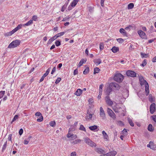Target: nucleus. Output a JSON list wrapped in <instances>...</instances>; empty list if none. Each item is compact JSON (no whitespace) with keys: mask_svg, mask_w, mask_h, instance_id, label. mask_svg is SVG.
<instances>
[{"mask_svg":"<svg viewBox=\"0 0 156 156\" xmlns=\"http://www.w3.org/2000/svg\"><path fill=\"white\" fill-rule=\"evenodd\" d=\"M89 68L88 67H87L83 71V73L84 74H86L89 73Z\"/></svg>","mask_w":156,"mask_h":156,"instance_id":"obj_33","label":"nucleus"},{"mask_svg":"<svg viewBox=\"0 0 156 156\" xmlns=\"http://www.w3.org/2000/svg\"><path fill=\"white\" fill-rule=\"evenodd\" d=\"M138 33L142 39H146L147 37L145 33L143 32L142 30H140L138 32Z\"/></svg>","mask_w":156,"mask_h":156,"instance_id":"obj_13","label":"nucleus"},{"mask_svg":"<svg viewBox=\"0 0 156 156\" xmlns=\"http://www.w3.org/2000/svg\"><path fill=\"white\" fill-rule=\"evenodd\" d=\"M104 48V44L102 43H100V49L101 51Z\"/></svg>","mask_w":156,"mask_h":156,"instance_id":"obj_45","label":"nucleus"},{"mask_svg":"<svg viewBox=\"0 0 156 156\" xmlns=\"http://www.w3.org/2000/svg\"><path fill=\"white\" fill-rule=\"evenodd\" d=\"M33 23L32 20H30L27 23H25L24 25V26H28L30 25V24H31Z\"/></svg>","mask_w":156,"mask_h":156,"instance_id":"obj_40","label":"nucleus"},{"mask_svg":"<svg viewBox=\"0 0 156 156\" xmlns=\"http://www.w3.org/2000/svg\"><path fill=\"white\" fill-rule=\"evenodd\" d=\"M79 129L83 131L86 132L85 128L82 125H80L79 128Z\"/></svg>","mask_w":156,"mask_h":156,"instance_id":"obj_36","label":"nucleus"},{"mask_svg":"<svg viewBox=\"0 0 156 156\" xmlns=\"http://www.w3.org/2000/svg\"><path fill=\"white\" fill-rule=\"evenodd\" d=\"M29 142V140H25L24 141V144H27Z\"/></svg>","mask_w":156,"mask_h":156,"instance_id":"obj_62","label":"nucleus"},{"mask_svg":"<svg viewBox=\"0 0 156 156\" xmlns=\"http://www.w3.org/2000/svg\"><path fill=\"white\" fill-rule=\"evenodd\" d=\"M7 141H6L5 143L4 144L2 148V152H3L4 150H5L6 146H7Z\"/></svg>","mask_w":156,"mask_h":156,"instance_id":"obj_38","label":"nucleus"},{"mask_svg":"<svg viewBox=\"0 0 156 156\" xmlns=\"http://www.w3.org/2000/svg\"><path fill=\"white\" fill-rule=\"evenodd\" d=\"M22 26L23 25L22 24L19 25L16 27L15 29H14L11 31L5 33L4 34V35L5 36H10L12 35L19 29H21L22 28Z\"/></svg>","mask_w":156,"mask_h":156,"instance_id":"obj_2","label":"nucleus"},{"mask_svg":"<svg viewBox=\"0 0 156 156\" xmlns=\"http://www.w3.org/2000/svg\"><path fill=\"white\" fill-rule=\"evenodd\" d=\"M95 151L100 154H104L105 151L102 149L100 148H96L95 149Z\"/></svg>","mask_w":156,"mask_h":156,"instance_id":"obj_19","label":"nucleus"},{"mask_svg":"<svg viewBox=\"0 0 156 156\" xmlns=\"http://www.w3.org/2000/svg\"><path fill=\"white\" fill-rule=\"evenodd\" d=\"M85 142L88 145L92 147H95L96 146V144L95 143L91 141L88 137L84 138Z\"/></svg>","mask_w":156,"mask_h":156,"instance_id":"obj_5","label":"nucleus"},{"mask_svg":"<svg viewBox=\"0 0 156 156\" xmlns=\"http://www.w3.org/2000/svg\"><path fill=\"white\" fill-rule=\"evenodd\" d=\"M49 125L51 126H54L55 125V121H51L50 122Z\"/></svg>","mask_w":156,"mask_h":156,"instance_id":"obj_46","label":"nucleus"},{"mask_svg":"<svg viewBox=\"0 0 156 156\" xmlns=\"http://www.w3.org/2000/svg\"><path fill=\"white\" fill-rule=\"evenodd\" d=\"M85 142L88 145L92 147H95L96 146V144L95 143L91 141L88 137L84 138Z\"/></svg>","mask_w":156,"mask_h":156,"instance_id":"obj_6","label":"nucleus"},{"mask_svg":"<svg viewBox=\"0 0 156 156\" xmlns=\"http://www.w3.org/2000/svg\"><path fill=\"white\" fill-rule=\"evenodd\" d=\"M79 1V0H73V2L71 3V6L72 7L75 6Z\"/></svg>","mask_w":156,"mask_h":156,"instance_id":"obj_25","label":"nucleus"},{"mask_svg":"<svg viewBox=\"0 0 156 156\" xmlns=\"http://www.w3.org/2000/svg\"><path fill=\"white\" fill-rule=\"evenodd\" d=\"M151 117L152 119L154 122H156V115H152Z\"/></svg>","mask_w":156,"mask_h":156,"instance_id":"obj_52","label":"nucleus"},{"mask_svg":"<svg viewBox=\"0 0 156 156\" xmlns=\"http://www.w3.org/2000/svg\"><path fill=\"white\" fill-rule=\"evenodd\" d=\"M118 123L119 124L120 126H122L124 125L122 121H119L118 122Z\"/></svg>","mask_w":156,"mask_h":156,"instance_id":"obj_58","label":"nucleus"},{"mask_svg":"<svg viewBox=\"0 0 156 156\" xmlns=\"http://www.w3.org/2000/svg\"><path fill=\"white\" fill-rule=\"evenodd\" d=\"M140 54H141V56L142 58H144V57L147 58V54H145L144 53H143V52H141L140 53Z\"/></svg>","mask_w":156,"mask_h":156,"instance_id":"obj_48","label":"nucleus"},{"mask_svg":"<svg viewBox=\"0 0 156 156\" xmlns=\"http://www.w3.org/2000/svg\"><path fill=\"white\" fill-rule=\"evenodd\" d=\"M147 64V60L144 59L142 62L141 66L143 67L144 66Z\"/></svg>","mask_w":156,"mask_h":156,"instance_id":"obj_42","label":"nucleus"},{"mask_svg":"<svg viewBox=\"0 0 156 156\" xmlns=\"http://www.w3.org/2000/svg\"><path fill=\"white\" fill-rule=\"evenodd\" d=\"M64 34H65V32H61L60 33H58V34L55 35L56 36H57V38H58L59 37L62 36Z\"/></svg>","mask_w":156,"mask_h":156,"instance_id":"obj_39","label":"nucleus"},{"mask_svg":"<svg viewBox=\"0 0 156 156\" xmlns=\"http://www.w3.org/2000/svg\"><path fill=\"white\" fill-rule=\"evenodd\" d=\"M57 38V36H56L55 35L53 37L51 38L49 40L48 43V44H51L53 41L54 40H55Z\"/></svg>","mask_w":156,"mask_h":156,"instance_id":"obj_22","label":"nucleus"},{"mask_svg":"<svg viewBox=\"0 0 156 156\" xmlns=\"http://www.w3.org/2000/svg\"><path fill=\"white\" fill-rule=\"evenodd\" d=\"M81 141V140L80 139H77L76 140H75L71 141V143L72 145H73L75 144H76L78 143H79Z\"/></svg>","mask_w":156,"mask_h":156,"instance_id":"obj_23","label":"nucleus"},{"mask_svg":"<svg viewBox=\"0 0 156 156\" xmlns=\"http://www.w3.org/2000/svg\"><path fill=\"white\" fill-rule=\"evenodd\" d=\"M23 132V130L22 129H20L19 131V135L21 136L22 135Z\"/></svg>","mask_w":156,"mask_h":156,"instance_id":"obj_57","label":"nucleus"},{"mask_svg":"<svg viewBox=\"0 0 156 156\" xmlns=\"http://www.w3.org/2000/svg\"><path fill=\"white\" fill-rule=\"evenodd\" d=\"M36 116H40L39 118L37 119V121L38 122H41L43 120V117L41 113L40 112H37L35 114Z\"/></svg>","mask_w":156,"mask_h":156,"instance_id":"obj_14","label":"nucleus"},{"mask_svg":"<svg viewBox=\"0 0 156 156\" xmlns=\"http://www.w3.org/2000/svg\"><path fill=\"white\" fill-rule=\"evenodd\" d=\"M122 133L124 135H126L127 131L125 129H124L122 131Z\"/></svg>","mask_w":156,"mask_h":156,"instance_id":"obj_59","label":"nucleus"},{"mask_svg":"<svg viewBox=\"0 0 156 156\" xmlns=\"http://www.w3.org/2000/svg\"><path fill=\"white\" fill-rule=\"evenodd\" d=\"M119 32L121 33L124 36H127V34L126 31L123 28H121L120 29Z\"/></svg>","mask_w":156,"mask_h":156,"instance_id":"obj_28","label":"nucleus"},{"mask_svg":"<svg viewBox=\"0 0 156 156\" xmlns=\"http://www.w3.org/2000/svg\"><path fill=\"white\" fill-rule=\"evenodd\" d=\"M94 62L98 65L100 64L101 62V60L100 58L96 59L94 60Z\"/></svg>","mask_w":156,"mask_h":156,"instance_id":"obj_24","label":"nucleus"},{"mask_svg":"<svg viewBox=\"0 0 156 156\" xmlns=\"http://www.w3.org/2000/svg\"><path fill=\"white\" fill-rule=\"evenodd\" d=\"M112 91V87H110V85H109V87L107 88L105 93L106 94L107 96H108L111 93V92Z\"/></svg>","mask_w":156,"mask_h":156,"instance_id":"obj_20","label":"nucleus"},{"mask_svg":"<svg viewBox=\"0 0 156 156\" xmlns=\"http://www.w3.org/2000/svg\"><path fill=\"white\" fill-rule=\"evenodd\" d=\"M12 136V135L11 134H10L9 135V137L8 138V139L9 140L11 141V140H11Z\"/></svg>","mask_w":156,"mask_h":156,"instance_id":"obj_64","label":"nucleus"},{"mask_svg":"<svg viewBox=\"0 0 156 156\" xmlns=\"http://www.w3.org/2000/svg\"><path fill=\"white\" fill-rule=\"evenodd\" d=\"M76 153L75 151H74L72 152L71 154V156H76Z\"/></svg>","mask_w":156,"mask_h":156,"instance_id":"obj_60","label":"nucleus"},{"mask_svg":"<svg viewBox=\"0 0 156 156\" xmlns=\"http://www.w3.org/2000/svg\"><path fill=\"white\" fill-rule=\"evenodd\" d=\"M5 93V91H1L0 92V99L2 98Z\"/></svg>","mask_w":156,"mask_h":156,"instance_id":"obj_43","label":"nucleus"},{"mask_svg":"<svg viewBox=\"0 0 156 156\" xmlns=\"http://www.w3.org/2000/svg\"><path fill=\"white\" fill-rule=\"evenodd\" d=\"M122 94L123 97H127L129 95L128 91L126 89H124L122 90Z\"/></svg>","mask_w":156,"mask_h":156,"instance_id":"obj_17","label":"nucleus"},{"mask_svg":"<svg viewBox=\"0 0 156 156\" xmlns=\"http://www.w3.org/2000/svg\"><path fill=\"white\" fill-rule=\"evenodd\" d=\"M150 112L151 114H153L155 111H156V105L154 103H152L150 106Z\"/></svg>","mask_w":156,"mask_h":156,"instance_id":"obj_10","label":"nucleus"},{"mask_svg":"<svg viewBox=\"0 0 156 156\" xmlns=\"http://www.w3.org/2000/svg\"><path fill=\"white\" fill-rule=\"evenodd\" d=\"M105 99L106 103L108 105L111 106L112 105L113 102L110 98L109 97V96H106L105 98Z\"/></svg>","mask_w":156,"mask_h":156,"instance_id":"obj_12","label":"nucleus"},{"mask_svg":"<svg viewBox=\"0 0 156 156\" xmlns=\"http://www.w3.org/2000/svg\"><path fill=\"white\" fill-rule=\"evenodd\" d=\"M112 51L114 53H116L119 50V48L118 47L114 46L111 49Z\"/></svg>","mask_w":156,"mask_h":156,"instance_id":"obj_26","label":"nucleus"},{"mask_svg":"<svg viewBox=\"0 0 156 156\" xmlns=\"http://www.w3.org/2000/svg\"><path fill=\"white\" fill-rule=\"evenodd\" d=\"M148 130L150 132H152L153 131L154 129L152 128V126L151 124H150L149 125L148 127Z\"/></svg>","mask_w":156,"mask_h":156,"instance_id":"obj_32","label":"nucleus"},{"mask_svg":"<svg viewBox=\"0 0 156 156\" xmlns=\"http://www.w3.org/2000/svg\"><path fill=\"white\" fill-rule=\"evenodd\" d=\"M148 100L151 103L154 102V100L153 99L151 94H150L149 95Z\"/></svg>","mask_w":156,"mask_h":156,"instance_id":"obj_29","label":"nucleus"},{"mask_svg":"<svg viewBox=\"0 0 156 156\" xmlns=\"http://www.w3.org/2000/svg\"><path fill=\"white\" fill-rule=\"evenodd\" d=\"M109 85H110V87H112V89L115 88L118 90L120 88L119 85L115 83H112Z\"/></svg>","mask_w":156,"mask_h":156,"instance_id":"obj_11","label":"nucleus"},{"mask_svg":"<svg viewBox=\"0 0 156 156\" xmlns=\"http://www.w3.org/2000/svg\"><path fill=\"white\" fill-rule=\"evenodd\" d=\"M102 133L103 134V136L104 137V138L105 139H106L107 140L108 138V136L107 134L106 133V132L104 131H103L102 132Z\"/></svg>","mask_w":156,"mask_h":156,"instance_id":"obj_30","label":"nucleus"},{"mask_svg":"<svg viewBox=\"0 0 156 156\" xmlns=\"http://www.w3.org/2000/svg\"><path fill=\"white\" fill-rule=\"evenodd\" d=\"M104 87V84H101L99 86V93H102V88Z\"/></svg>","mask_w":156,"mask_h":156,"instance_id":"obj_37","label":"nucleus"},{"mask_svg":"<svg viewBox=\"0 0 156 156\" xmlns=\"http://www.w3.org/2000/svg\"><path fill=\"white\" fill-rule=\"evenodd\" d=\"M139 80L140 82V84L141 85H144L145 83V94L147 96V95H148L149 94V85L148 84V83L147 82V81L145 80H144V79L143 78H140Z\"/></svg>","mask_w":156,"mask_h":156,"instance_id":"obj_1","label":"nucleus"},{"mask_svg":"<svg viewBox=\"0 0 156 156\" xmlns=\"http://www.w3.org/2000/svg\"><path fill=\"white\" fill-rule=\"evenodd\" d=\"M78 73V71L77 69H75L73 72V75H75L76 74H77Z\"/></svg>","mask_w":156,"mask_h":156,"instance_id":"obj_56","label":"nucleus"},{"mask_svg":"<svg viewBox=\"0 0 156 156\" xmlns=\"http://www.w3.org/2000/svg\"><path fill=\"white\" fill-rule=\"evenodd\" d=\"M126 74L127 76L133 77H136V73L135 72L130 70H128Z\"/></svg>","mask_w":156,"mask_h":156,"instance_id":"obj_9","label":"nucleus"},{"mask_svg":"<svg viewBox=\"0 0 156 156\" xmlns=\"http://www.w3.org/2000/svg\"><path fill=\"white\" fill-rule=\"evenodd\" d=\"M89 129L92 131H94L98 129V126L96 125L91 126L89 127Z\"/></svg>","mask_w":156,"mask_h":156,"instance_id":"obj_27","label":"nucleus"},{"mask_svg":"<svg viewBox=\"0 0 156 156\" xmlns=\"http://www.w3.org/2000/svg\"><path fill=\"white\" fill-rule=\"evenodd\" d=\"M37 16H36V15L32 17V20H33L34 21H36L37 20Z\"/></svg>","mask_w":156,"mask_h":156,"instance_id":"obj_55","label":"nucleus"},{"mask_svg":"<svg viewBox=\"0 0 156 156\" xmlns=\"http://www.w3.org/2000/svg\"><path fill=\"white\" fill-rule=\"evenodd\" d=\"M20 41L18 40H16L12 42L9 45V48H13L18 46L20 43Z\"/></svg>","mask_w":156,"mask_h":156,"instance_id":"obj_4","label":"nucleus"},{"mask_svg":"<svg viewBox=\"0 0 156 156\" xmlns=\"http://www.w3.org/2000/svg\"><path fill=\"white\" fill-rule=\"evenodd\" d=\"M100 71V69L96 67L94 69V74H95L96 73H98Z\"/></svg>","mask_w":156,"mask_h":156,"instance_id":"obj_31","label":"nucleus"},{"mask_svg":"<svg viewBox=\"0 0 156 156\" xmlns=\"http://www.w3.org/2000/svg\"><path fill=\"white\" fill-rule=\"evenodd\" d=\"M56 67H55L53 68V69L52 71H51V73L52 74H53V73H54L55 72V70H56Z\"/></svg>","mask_w":156,"mask_h":156,"instance_id":"obj_61","label":"nucleus"},{"mask_svg":"<svg viewBox=\"0 0 156 156\" xmlns=\"http://www.w3.org/2000/svg\"><path fill=\"white\" fill-rule=\"evenodd\" d=\"M77 138V136L76 135L72 134V136L71 137V140H73V139H75Z\"/></svg>","mask_w":156,"mask_h":156,"instance_id":"obj_51","label":"nucleus"},{"mask_svg":"<svg viewBox=\"0 0 156 156\" xmlns=\"http://www.w3.org/2000/svg\"><path fill=\"white\" fill-rule=\"evenodd\" d=\"M61 78L59 77L56 80V81L55 82V83L56 84L58 83L59 82H60V81H61Z\"/></svg>","mask_w":156,"mask_h":156,"instance_id":"obj_54","label":"nucleus"},{"mask_svg":"<svg viewBox=\"0 0 156 156\" xmlns=\"http://www.w3.org/2000/svg\"><path fill=\"white\" fill-rule=\"evenodd\" d=\"M107 112L109 115L113 119H116L115 114L111 109L108 108L107 109Z\"/></svg>","mask_w":156,"mask_h":156,"instance_id":"obj_8","label":"nucleus"},{"mask_svg":"<svg viewBox=\"0 0 156 156\" xmlns=\"http://www.w3.org/2000/svg\"><path fill=\"white\" fill-rule=\"evenodd\" d=\"M117 154V152L115 151H113L106 154H104L103 156H115Z\"/></svg>","mask_w":156,"mask_h":156,"instance_id":"obj_15","label":"nucleus"},{"mask_svg":"<svg viewBox=\"0 0 156 156\" xmlns=\"http://www.w3.org/2000/svg\"><path fill=\"white\" fill-rule=\"evenodd\" d=\"M84 59H82L80 60V62H79V63L78 64V66L79 67H80L82 66V65L84 63Z\"/></svg>","mask_w":156,"mask_h":156,"instance_id":"obj_41","label":"nucleus"},{"mask_svg":"<svg viewBox=\"0 0 156 156\" xmlns=\"http://www.w3.org/2000/svg\"><path fill=\"white\" fill-rule=\"evenodd\" d=\"M70 129H69V133L67 135V137L68 138H69V137H71L72 136V134H71V133H69V132H70Z\"/></svg>","mask_w":156,"mask_h":156,"instance_id":"obj_53","label":"nucleus"},{"mask_svg":"<svg viewBox=\"0 0 156 156\" xmlns=\"http://www.w3.org/2000/svg\"><path fill=\"white\" fill-rule=\"evenodd\" d=\"M18 115H15L14 118H13V119H12V120L11 122V123H12V122L14 121H15L17 119H18Z\"/></svg>","mask_w":156,"mask_h":156,"instance_id":"obj_44","label":"nucleus"},{"mask_svg":"<svg viewBox=\"0 0 156 156\" xmlns=\"http://www.w3.org/2000/svg\"><path fill=\"white\" fill-rule=\"evenodd\" d=\"M85 142L88 145L92 147H95L96 146V144L95 143L91 141L88 137L84 138Z\"/></svg>","mask_w":156,"mask_h":156,"instance_id":"obj_7","label":"nucleus"},{"mask_svg":"<svg viewBox=\"0 0 156 156\" xmlns=\"http://www.w3.org/2000/svg\"><path fill=\"white\" fill-rule=\"evenodd\" d=\"M70 18V17L69 16H67L66 17L64 18L62 20V21H67Z\"/></svg>","mask_w":156,"mask_h":156,"instance_id":"obj_50","label":"nucleus"},{"mask_svg":"<svg viewBox=\"0 0 156 156\" xmlns=\"http://www.w3.org/2000/svg\"><path fill=\"white\" fill-rule=\"evenodd\" d=\"M154 29V27L152 26H151L150 29V31L151 33H152L154 32L153 29Z\"/></svg>","mask_w":156,"mask_h":156,"instance_id":"obj_63","label":"nucleus"},{"mask_svg":"<svg viewBox=\"0 0 156 156\" xmlns=\"http://www.w3.org/2000/svg\"><path fill=\"white\" fill-rule=\"evenodd\" d=\"M117 41L119 42V43H123L124 41L121 38H119L117 39Z\"/></svg>","mask_w":156,"mask_h":156,"instance_id":"obj_47","label":"nucleus"},{"mask_svg":"<svg viewBox=\"0 0 156 156\" xmlns=\"http://www.w3.org/2000/svg\"><path fill=\"white\" fill-rule=\"evenodd\" d=\"M55 44L56 46H58L61 45V42L59 41H56L55 42Z\"/></svg>","mask_w":156,"mask_h":156,"instance_id":"obj_49","label":"nucleus"},{"mask_svg":"<svg viewBox=\"0 0 156 156\" xmlns=\"http://www.w3.org/2000/svg\"><path fill=\"white\" fill-rule=\"evenodd\" d=\"M128 119L130 125L132 126H134V124L133 123L131 119L129 118H128Z\"/></svg>","mask_w":156,"mask_h":156,"instance_id":"obj_35","label":"nucleus"},{"mask_svg":"<svg viewBox=\"0 0 156 156\" xmlns=\"http://www.w3.org/2000/svg\"><path fill=\"white\" fill-rule=\"evenodd\" d=\"M83 90L80 89H78L76 92H75V94L77 96H80L82 94Z\"/></svg>","mask_w":156,"mask_h":156,"instance_id":"obj_21","label":"nucleus"},{"mask_svg":"<svg viewBox=\"0 0 156 156\" xmlns=\"http://www.w3.org/2000/svg\"><path fill=\"white\" fill-rule=\"evenodd\" d=\"M124 77V76L121 73H118L115 76L114 79L117 82L121 83L123 80Z\"/></svg>","mask_w":156,"mask_h":156,"instance_id":"obj_3","label":"nucleus"},{"mask_svg":"<svg viewBox=\"0 0 156 156\" xmlns=\"http://www.w3.org/2000/svg\"><path fill=\"white\" fill-rule=\"evenodd\" d=\"M100 115L103 119L105 118V113L103 108L101 107L100 108Z\"/></svg>","mask_w":156,"mask_h":156,"instance_id":"obj_18","label":"nucleus"},{"mask_svg":"<svg viewBox=\"0 0 156 156\" xmlns=\"http://www.w3.org/2000/svg\"><path fill=\"white\" fill-rule=\"evenodd\" d=\"M121 108L120 107L119 105L116 104L115 105L113 106L112 108L113 110L114 111V112L116 113H119V109H120Z\"/></svg>","mask_w":156,"mask_h":156,"instance_id":"obj_16","label":"nucleus"},{"mask_svg":"<svg viewBox=\"0 0 156 156\" xmlns=\"http://www.w3.org/2000/svg\"><path fill=\"white\" fill-rule=\"evenodd\" d=\"M134 4L133 3H130L128 5V9H133L134 7Z\"/></svg>","mask_w":156,"mask_h":156,"instance_id":"obj_34","label":"nucleus"}]
</instances>
